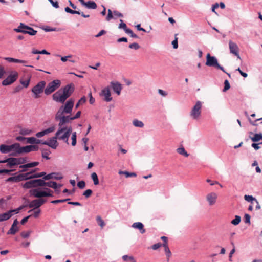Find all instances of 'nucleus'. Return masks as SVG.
<instances>
[{
  "instance_id": "obj_1",
  "label": "nucleus",
  "mask_w": 262,
  "mask_h": 262,
  "mask_svg": "<svg viewBox=\"0 0 262 262\" xmlns=\"http://www.w3.org/2000/svg\"><path fill=\"white\" fill-rule=\"evenodd\" d=\"M74 105V100L72 98L69 99L66 102L64 105L60 107L55 115V120H59L58 127L65 126L66 123H69L71 120H73L72 117L68 115L64 116V114H71Z\"/></svg>"
},
{
  "instance_id": "obj_2",
  "label": "nucleus",
  "mask_w": 262,
  "mask_h": 262,
  "mask_svg": "<svg viewBox=\"0 0 262 262\" xmlns=\"http://www.w3.org/2000/svg\"><path fill=\"white\" fill-rule=\"evenodd\" d=\"M55 92L52 96L53 99L56 102L64 103L66 100L70 97L75 90V86L71 83L66 85L62 89Z\"/></svg>"
},
{
  "instance_id": "obj_3",
  "label": "nucleus",
  "mask_w": 262,
  "mask_h": 262,
  "mask_svg": "<svg viewBox=\"0 0 262 262\" xmlns=\"http://www.w3.org/2000/svg\"><path fill=\"white\" fill-rule=\"evenodd\" d=\"M28 161L27 157H10L4 160H0V163H7V166L12 168L15 166L25 164Z\"/></svg>"
},
{
  "instance_id": "obj_4",
  "label": "nucleus",
  "mask_w": 262,
  "mask_h": 262,
  "mask_svg": "<svg viewBox=\"0 0 262 262\" xmlns=\"http://www.w3.org/2000/svg\"><path fill=\"white\" fill-rule=\"evenodd\" d=\"M72 131V128L71 126H62L59 127L58 130L56 132V135H59V140H62L67 144H69V138L71 135Z\"/></svg>"
},
{
  "instance_id": "obj_5",
  "label": "nucleus",
  "mask_w": 262,
  "mask_h": 262,
  "mask_svg": "<svg viewBox=\"0 0 262 262\" xmlns=\"http://www.w3.org/2000/svg\"><path fill=\"white\" fill-rule=\"evenodd\" d=\"M45 190H41L40 188H35L31 189L29 191V193L31 196L34 197L42 199L43 197L53 196V191L48 188H45Z\"/></svg>"
},
{
  "instance_id": "obj_6",
  "label": "nucleus",
  "mask_w": 262,
  "mask_h": 262,
  "mask_svg": "<svg viewBox=\"0 0 262 262\" xmlns=\"http://www.w3.org/2000/svg\"><path fill=\"white\" fill-rule=\"evenodd\" d=\"M61 82L60 80L55 79L50 82L45 89L44 92L46 95H49L58 89L61 85Z\"/></svg>"
},
{
  "instance_id": "obj_7",
  "label": "nucleus",
  "mask_w": 262,
  "mask_h": 262,
  "mask_svg": "<svg viewBox=\"0 0 262 262\" xmlns=\"http://www.w3.org/2000/svg\"><path fill=\"white\" fill-rule=\"evenodd\" d=\"M18 77V73L15 71H11L8 76L2 82L3 86H7L12 84L16 81Z\"/></svg>"
},
{
  "instance_id": "obj_8",
  "label": "nucleus",
  "mask_w": 262,
  "mask_h": 262,
  "mask_svg": "<svg viewBox=\"0 0 262 262\" xmlns=\"http://www.w3.org/2000/svg\"><path fill=\"white\" fill-rule=\"evenodd\" d=\"M202 103V102L198 101L192 107L191 111L190 112V115L192 118V119L196 120L200 117L201 114Z\"/></svg>"
},
{
  "instance_id": "obj_9",
  "label": "nucleus",
  "mask_w": 262,
  "mask_h": 262,
  "mask_svg": "<svg viewBox=\"0 0 262 262\" xmlns=\"http://www.w3.org/2000/svg\"><path fill=\"white\" fill-rule=\"evenodd\" d=\"M42 184L43 179H34L27 181L23 185V188L24 189H30L38 187H42Z\"/></svg>"
},
{
  "instance_id": "obj_10",
  "label": "nucleus",
  "mask_w": 262,
  "mask_h": 262,
  "mask_svg": "<svg viewBox=\"0 0 262 262\" xmlns=\"http://www.w3.org/2000/svg\"><path fill=\"white\" fill-rule=\"evenodd\" d=\"M46 85L45 81H41L36 84L32 89V92L34 94L35 98H38L40 97L39 94L43 92Z\"/></svg>"
},
{
  "instance_id": "obj_11",
  "label": "nucleus",
  "mask_w": 262,
  "mask_h": 262,
  "mask_svg": "<svg viewBox=\"0 0 262 262\" xmlns=\"http://www.w3.org/2000/svg\"><path fill=\"white\" fill-rule=\"evenodd\" d=\"M60 137L59 135L57 136L56 133H55V136L49 138V141H46L44 142V145H48L53 149H56L58 145L57 140H59Z\"/></svg>"
},
{
  "instance_id": "obj_12",
  "label": "nucleus",
  "mask_w": 262,
  "mask_h": 262,
  "mask_svg": "<svg viewBox=\"0 0 262 262\" xmlns=\"http://www.w3.org/2000/svg\"><path fill=\"white\" fill-rule=\"evenodd\" d=\"M110 88H111L113 92L117 95H120L122 89V84L118 81H111L110 83Z\"/></svg>"
},
{
  "instance_id": "obj_13",
  "label": "nucleus",
  "mask_w": 262,
  "mask_h": 262,
  "mask_svg": "<svg viewBox=\"0 0 262 262\" xmlns=\"http://www.w3.org/2000/svg\"><path fill=\"white\" fill-rule=\"evenodd\" d=\"M11 152L10 156L17 157L21 155V146L19 143H15L11 145Z\"/></svg>"
},
{
  "instance_id": "obj_14",
  "label": "nucleus",
  "mask_w": 262,
  "mask_h": 262,
  "mask_svg": "<svg viewBox=\"0 0 262 262\" xmlns=\"http://www.w3.org/2000/svg\"><path fill=\"white\" fill-rule=\"evenodd\" d=\"M46 202V200L43 199H39L32 200L28 205V207L30 208H34V209L39 208L42 205Z\"/></svg>"
},
{
  "instance_id": "obj_15",
  "label": "nucleus",
  "mask_w": 262,
  "mask_h": 262,
  "mask_svg": "<svg viewBox=\"0 0 262 262\" xmlns=\"http://www.w3.org/2000/svg\"><path fill=\"white\" fill-rule=\"evenodd\" d=\"M100 95L104 97V100L106 102H110L112 100L109 86H106L103 89L100 93Z\"/></svg>"
},
{
  "instance_id": "obj_16",
  "label": "nucleus",
  "mask_w": 262,
  "mask_h": 262,
  "mask_svg": "<svg viewBox=\"0 0 262 262\" xmlns=\"http://www.w3.org/2000/svg\"><path fill=\"white\" fill-rule=\"evenodd\" d=\"M229 46L230 53L235 55L238 58H239V55L238 54L239 48L237 45L235 43L230 40L229 42Z\"/></svg>"
},
{
  "instance_id": "obj_17",
  "label": "nucleus",
  "mask_w": 262,
  "mask_h": 262,
  "mask_svg": "<svg viewBox=\"0 0 262 262\" xmlns=\"http://www.w3.org/2000/svg\"><path fill=\"white\" fill-rule=\"evenodd\" d=\"M206 66H220L217 59L214 56H211L209 53L206 56Z\"/></svg>"
},
{
  "instance_id": "obj_18",
  "label": "nucleus",
  "mask_w": 262,
  "mask_h": 262,
  "mask_svg": "<svg viewBox=\"0 0 262 262\" xmlns=\"http://www.w3.org/2000/svg\"><path fill=\"white\" fill-rule=\"evenodd\" d=\"M52 179L59 180L63 179V176L60 173L52 172L47 174L43 177V179H44V180H49Z\"/></svg>"
},
{
  "instance_id": "obj_19",
  "label": "nucleus",
  "mask_w": 262,
  "mask_h": 262,
  "mask_svg": "<svg viewBox=\"0 0 262 262\" xmlns=\"http://www.w3.org/2000/svg\"><path fill=\"white\" fill-rule=\"evenodd\" d=\"M216 199L217 195L214 192L209 193L206 196V199L208 202L209 205H212L215 204Z\"/></svg>"
},
{
  "instance_id": "obj_20",
  "label": "nucleus",
  "mask_w": 262,
  "mask_h": 262,
  "mask_svg": "<svg viewBox=\"0 0 262 262\" xmlns=\"http://www.w3.org/2000/svg\"><path fill=\"white\" fill-rule=\"evenodd\" d=\"M36 169L25 173H20V176L21 177V178L22 181L34 179V174H33V173H34Z\"/></svg>"
},
{
  "instance_id": "obj_21",
  "label": "nucleus",
  "mask_w": 262,
  "mask_h": 262,
  "mask_svg": "<svg viewBox=\"0 0 262 262\" xmlns=\"http://www.w3.org/2000/svg\"><path fill=\"white\" fill-rule=\"evenodd\" d=\"M61 60L62 62H68V64L77 63V59L73 57L72 55L62 57Z\"/></svg>"
},
{
  "instance_id": "obj_22",
  "label": "nucleus",
  "mask_w": 262,
  "mask_h": 262,
  "mask_svg": "<svg viewBox=\"0 0 262 262\" xmlns=\"http://www.w3.org/2000/svg\"><path fill=\"white\" fill-rule=\"evenodd\" d=\"M65 11L67 13H70L72 14H77L81 15L84 18H88L90 17V15L88 14L85 15L83 13V12H81L79 11L72 10L68 7L65 8Z\"/></svg>"
},
{
  "instance_id": "obj_23",
  "label": "nucleus",
  "mask_w": 262,
  "mask_h": 262,
  "mask_svg": "<svg viewBox=\"0 0 262 262\" xmlns=\"http://www.w3.org/2000/svg\"><path fill=\"white\" fill-rule=\"evenodd\" d=\"M132 227L135 229H139L141 234L144 233L146 231L144 228V225L141 222H135L133 224Z\"/></svg>"
},
{
  "instance_id": "obj_24",
  "label": "nucleus",
  "mask_w": 262,
  "mask_h": 262,
  "mask_svg": "<svg viewBox=\"0 0 262 262\" xmlns=\"http://www.w3.org/2000/svg\"><path fill=\"white\" fill-rule=\"evenodd\" d=\"M40 150L41 151V156L43 158L46 160L50 159L49 157V155L51 153L50 149L41 147L40 148Z\"/></svg>"
},
{
  "instance_id": "obj_25",
  "label": "nucleus",
  "mask_w": 262,
  "mask_h": 262,
  "mask_svg": "<svg viewBox=\"0 0 262 262\" xmlns=\"http://www.w3.org/2000/svg\"><path fill=\"white\" fill-rule=\"evenodd\" d=\"M0 152L2 154H8L11 152V145L1 144L0 145Z\"/></svg>"
},
{
  "instance_id": "obj_26",
  "label": "nucleus",
  "mask_w": 262,
  "mask_h": 262,
  "mask_svg": "<svg viewBox=\"0 0 262 262\" xmlns=\"http://www.w3.org/2000/svg\"><path fill=\"white\" fill-rule=\"evenodd\" d=\"M4 59L7 60L9 63H15L17 64H25L27 63L25 60L15 59L11 57H5Z\"/></svg>"
},
{
  "instance_id": "obj_27",
  "label": "nucleus",
  "mask_w": 262,
  "mask_h": 262,
  "mask_svg": "<svg viewBox=\"0 0 262 262\" xmlns=\"http://www.w3.org/2000/svg\"><path fill=\"white\" fill-rule=\"evenodd\" d=\"M21 177L20 176V174H19L16 176H12V177H9L8 179H7L5 180V181H6V182H15V183L19 182L22 181Z\"/></svg>"
},
{
  "instance_id": "obj_28",
  "label": "nucleus",
  "mask_w": 262,
  "mask_h": 262,
  "mask_svg": "<svg viewBox=\"0 0 262 262\" xmlns=\"http://www.w3.org/2000/svg\"><path fill=\"white\" fill-rule=\"evenodd\" d=\"M46 180L43 179L42 186H48L49 187L56 189L57 188V184L54 181L45 182Z\"/></svg>"
},
{
  "instance_id": "obj_29",
  "label": "nucleus",
  "mask_w": 262,
  "mask_h": 262,
  "mask_svg": "<svg viewBox=\"0 0 262 262\" xmlns=\"http://www.w3.org/2000/svg\"><path fill=\"white\" fill-rule=\"evenodd\" d=\"M83 6H85L86 8L91 9H95L97 7L96 3L95 2L92 1L85 2Z\"/></svg>"
},
{
  "instance_id": "obj_30",
  "label": "nucleus",
  "mask_w": 262,
  "mask_h": 262,
  "mask_svg": "<svg viewBox=\"0 0 262 262\" xmlns=\"http://www.w3.org/2000/svg\"><path fill=\"white\" fill-rule=\"evenodd\" d=\"M25 26H27L23 23H20L17 28L14 29V31L16 32L23 33L24 34H27V29H26Z\"/></svg>"
},
{
  "instance_id": "obj_31",
  "label": "nucleus",
  "mask_w": 262,
  "mask_h": 262,
  "mask_svg": "<svg viewBox=\"0 0 262 262\" xmlns=\"http://www.w3.org/2000/svg\"><path fill=\"white\" fill-rule=\"evenodd\" d=\"M249 138L253 142H257L262 140V133H256L253 137H249Z\"/></svg>"
},
{
  "instance_id": "obj_32",
  "label": "nucleus",
  "mask_w": 262,
  "mask_h": 262,
  "mask_svg": "<svg viewBox=\"0 0 262 262\" xmlns=\"http://www.w3.org/2000/svg\"><path fill=\"white\" fill-rule=\"evenodd\" d=\"M11 217V214H9L8 211L0 214V222H3L9 220Z\"/></svg>"
},
{
  "instance_id": "obj_33",
  "label": "nucleus",
  "mask_w": 262,
  "mask_h": 262,
  "mask_svg": "<svg viewBox=\"0 0 262 262\" xmlns=\"http://www.w3.org/2000/svg\"><path fill=\"white\" fill-rule=\"evenodd\" d=\"M133 124L135 127H140V128L143 127L144 125V123L142 121H140L137 119L133 120Z\"/></svg>"
},
{
  "instance_id": "obj_34",
  "label": "nucleus",
  "mask_w": 262,
  "mask_h": 262,
  "mask_svg": "<svg viewBox=\"0 0 262 262\" xmlns=\"http://www.w3.org/2000/svg\"><path fill=\"white\" fill-rule=\"evenodd\" d=\"M32 133V130L28 128H21L19 130V134L23 136L29 135Z\"/></svg>"
},
{
  "instance_id": "obj_35",
  "label": "nucleus",
  "mask_w": 262,
  "mask_h": 262,
  "mask_svg": "<svg viewBox=\"0 0 262 262\" xmlns=\"http://www.w3.org/2000/svg\"><path fill=\"white\" fill-rule=\"evenodd\" d=\"M119 174H125V177L126 178H128V177H135L137 176V174H136V173H135V172H128V171H119Z\"/></svg>"
},
{
  "instance_id": "obj_36",
  "label": "nucleus",
  "mask_w": 262,
  "mask_h": 262,
  "mask_svg": "<svg viewBox=\"0 0 262 262\" xmlns=\"http://www.w3.org/2000/svg\"><path fill=\"white\" fill-rule=\"evenodd\" d=\"M177 152L180 155H183L184 156L187 157L189 154L185 150L183 147H179L177 149Z\"/></svg>"
},
{
  "instance_id": "obj_37",
  "label": "nucleus",
  "mask_w": 262,
  "mask_h": 262,
  "mask_svg": "<svg viewBox=\"0 0 262 262\" xmlns=\"http://www.w3.org/2000/svg\"><path fill=\"white\" fill-rule=\"evenodd\" d=\"M26 29H27V34L30 35H35L37 33V31L34 30L32 28L29 26H25Z\"/></svg>"
},
{
  "instance_id": "obj_38",
  "label": "nucleus",
  "mask_w": 262,
  "mask_h": 262,
  "mask_svg": "<svg viewBox=\"0 0 262 262\" xmlns=\"http://www.w3.org/2000/svg\"><path fill=\"white\" fill-rule=\"evenodd\" d=\"M31 152L30 146L26 145L25 146H21V155L23 154H27Z\"/></svg>"
},
{
  "instance_id": "obj_39",
  "label": "nucleus",
  "mask_w": 262,
  "mask_h": 262,
  "mask_svg": "<svg viewBox=\"0 0 262 262\" xmlns=\"http://www.w3.org/2000/svg\"><path fill=\"white\" fill-rule=\"evenodd\" d=\"M91 178L93 180L94 184L95 185H97L99 184V179L96 172H93L91 174Z\"/></svg>"
},
{
  "instance_id": "obj_40",
  "label": "nucleus",
  "mask_w": 262,
  "mask_h": 262,
  "mask_svg": "<svg viewBox=\"0 0 262 262\" xmlns=\"http://www.w3.org/2000/svg\"><path fill=\"white\" fill-rule=\"evenodd\" d=\"M18 231V228L17 227L14 226L13 225L11 226L10 229L7 232V234H12L14 235L17 231Z\"/></svg>"
},
{
  "instance_id": "obj_41",
  "label": "nucleus",
  "mask_w": 262,
  "mask_h": 262,
  "mask_svg": "<svg viewBox=\"0 0 262 262\" xmlns=\"http://www.w3.org/2000/svg\"><path fill=\"white\" fill-rule=\"evenodd\" d=\"M162 246L164 248V251H165V252L167 257L168 258H169L170 257L171 253V251H170L168 245H166L165 244H163Z\"/></svg>"
},
{
  "instance_id": "obj_42",
  "label": "nucleus",
  "mask_w": 262,
  "mask_h": 262,
  "mask_svg": "<svg viewBox=\"0 0 262 262\" xmlns=\"http://www.w3.org/2000/svg\"><path fill=\"white\" fill-rule=\"evenodd\" d=\"M36 141V138L34 137H27V140L26 141V143L32 144H35V142Z\"/></svg>"
},
{
  "instance_id": "obj_43",
  "label": "nucleus",
  "mask_w": 262,
  "mask_h": 262,
  "mask_svg": "<svg viewBox=\"0 0 262 262\" xmlns=\"http://www.w3.org/2000/svg\"><path fill=\"white\" fill-rule=\"evenodd\" d=\"M244 199L247 202H251V203H253V201H255L257 200L256 198H254L252 195H245Z\"/></svg>"
},
{
  "instance_id": "obj_44",
  "label": "nucleus",
  "mask_w": 262,
  "mask_h": 262,
  "mask_svg": "<svg viewBox=\"0 0 262 262\" xmlns=\"http://www.w3.org/2000/svg\"><path fill=\"white\" fill-rule=\"evenodd\" d=\"M241 221V218L238 215H236L235 219L231 221V223L234 225H237Z\"/></svg>"
},
{
  "instance_id": "obj_45",
  "label": "nucleus",
  "mask_w": 262,
  "mask_h": 262,
  "mask_svg": "<svg viewBox=\"0 0 262 262\" xmlns=\"http://www.w3.org/2000/svg\"><path fill=\"white\" fill-rule=\"evenodd\" d=\"M76 132H73L72 133V137H71V139H72V145L74 146L76 145V143H77V140H76Z\"/></svg>"
},
{
  "instance_id": "obj_46",
  "label": "nucleus",
  "mask_w": 262,
  "mask_h": 262,
  "mask_svg": "<svg viewBox=\"0 0 262 262\" xmlns=\"http://www.w3.org/2000/svg\"><path fill=\"white\" fill-rule=\"evenodd\" d=\"M96 221L97 222V224L102 228H103L104 225L105 223L103 220L101 219V217L100 216H98L96 217Z\"/></svg>"
},
{
  "instance_id": "obj_47",
  "label": "nucleus",
  "mask_w": 262,
  "mask_h": 262,
  "mask_svg": "<svg viewBox=\"0 0 262 262\" xmlns=\"http://www.w3.org/2000/svg\"><path fill=\"white\" fill-rule=\"evenodd\" d=\"M20 168H22V170L19 171L20 172H26L27 171V169L29 168L28 163L23 164L19 166Z\"/></svg>"
},
{
  "instance_id": "obj_48",
  "label": "nucleus",
  "mask_w": 262,
  "mask_h": 262,
  "mask_svg": "<svg viewBox=\"0 0 262 262\" xmlns=\"http://www.w3.org/2000/svg\"><path fill=\"white\" fill-rule=\"evenodd\" d=\"M230 88V83L228 80H225L224 81V88L223 90V92H226Z\"/></svg>"
},
{
  "instance_id": "obj_49",
  "label": "nucleus",
  "mask_w": 262,
  "mask_h": 262,
  "mask_svg": "<svg viewBox=\"0 0 262 262\" xmlns=\"http://www.w3.org/2000/svg\"><path fill=\"white\" fill-rule=\"evenodd\" d=\"M93 191L91 189H87L83 193V195L85 196V198H89L92 194Z\"/></svg>"
},
{
  "instance_id": "obj_50",
  "label": "nucleus",
  "mask_w": 262,
  "mask_h": 262,
  "mask_svg": "<svg viewBox=\"0 0 262 262\" xmlns=\"http://www.w3.org/2000/svg\"><path fill=\"white\" fill-rule=\"evenodd\" d=\"M120 24H119V28L120 29H123L125 32H126V30L128 29V28H127L126 25L123 23L122 19H120Z\"/></svg>"
},
{
  "instance_id": "obj_51",
  "label": "nucleus",
  "mask_w": 262,
  "mask_h": 262,
  "mask_svg": "<svg viewBox=\"0 0 262 262\" xmlns=\"http://www.w3.org/2000/svg\"><path fill=\"white\" fill-rule=\"evenodd\" d=\"M70 199H61V200H53L51 202V203H53V204H57V203H63V202H66V201H68L69 200H70Z\"/></svg>"
},
{
  "instance_id": "obj_52",
  "label": "nucleus",
  "mask_w": 262,
  "mask_h": 262,
  "mask_svg": "<svg viewBox=\"0 0 262 262\" xmlns=\"http://www.w3.org/2000/svg\"><path fill=\"white\" fill-rule=\"evenodd\" d=\"M178 34H175V39L172 42V45H173V47L174 49H177L178 47V37H177Z\"/></svg>"
},
{
  "instance_id": "obj_53",
  "label": "nucleus",
  "mask_w": 262,
  "mask_h": 262,
  "mask_svg": "<svg viewBox=\"0 0 262 262\" xmlns=\"http://www.w3.org/2000/svg\"><path fill=\"white\" fill-rule=\"evenodd\" d=\"M126 33L127 34H129L130 35V36L133 38H138V36L136 34H135V33H134L132 31V30H130V29L126 30Z\"/></svg>"
},
{
  "instance_id": "obj_54",
  "label": "nucleus",
  "mask_w": 262,
  "mask_h": 262,
  "mask_svg": "<svg viewBox=\"0 0 262 262\" xmlns=\"http://www.w3.org/2000/svg\"><path fill=\"white\" fill-rule=\"evenodd\" d=\"M77 186L80 189H83L85 187V182L84 181H83V180L79 181L77 183Z\"/></svg>"
},
{
  "instance_id": "obj_55",
  "label": "nucleus",
  "mask_w": 262,
  "mask_h": 262,
  "mask_svg": "<svg viewBox=\"0 0 262 262\" xmlns=\"http://www.w3.org/2000/svg\"><path fill=\"white\" fill-rule=\"evenodd\" d=\"M129 48L130 49H135V50H138V49H139L140 46L137 43L135 42V43L130 44L129 46Z\"/></svg>"
},
{
  "instance_id": "obj_56",
  "label": "nucleus",
  "mask_w": 262,
  "mask_h": 262,
  "mask_svg": "<svg viewBox=\"0 0 262 262\" xmlns=\"http://www.w3.org/2000/svg\"><path fill=\"white\" fill-rule=\"evenodd\" d=\"M46 173L45 172H41L39 173H36L34 174V178H38L42 177H45L46 176Z\"/></svg>"
},
{
  "instance_id": "obj_57",
  "label": "nucleus",
  "mask_w": 262,
  "mask_h": 262,
  "mask_svg": "<svg viewBox=\"0 0 262 262\" xmlns=\"http://www.w3.org/2000/svg\"><path fill=\"white\" fill-rule=\"evenodd\" d=\"M250 215L248 214H245L244 216L245 222L246 224H250Z\"/></svg>"
},
{
  "instance_id": "obj_58",
  "label": "nucleus",
  "mask_w": 262,
  "mask_h": 262,
  "mask_svg": "<svg viewBox=\"0 0 262 262\" xmlns=\"http://www.w3.org/2000/svg\"><path fill=\"white\" fill-rule=\"evenodd\" d=\"M54 129L55 127L54 126H51L45 129L44 131L45 132L46 135H47L50 133L54 132Z\"/></svg>"
},
{
  "instance_id": "obj_59",
  "label": "nucleus",
  "mask_w": 262,
  "mask_h": 262,
  "mask_svg": "<svg viewBox=\"0 0 262 262\" xmlns=\"http://www.w3.org/2000/svg\"><path fill=\"white\" fill-rule=\"evenodd\" d=\"M31 151H37L39 149H40L39 146L37 145H30Z\"/></svg>"
},
{
  "instance_id": "obj_60",
  "label": "nucleus",
  "mask_w": 262,
  "mask_h": 262,
  "mask_svg": "<svg viewBox=\"0 0 262 262\" xmlns=\"http://www.w3.org/2000/svg\"><path fill=\"white\" fill-rule=\"evenodd\" d=\"M30 82V79H28L27 80H21L20 83L21 84L25 87L27 88Z\"/></svg>"
},
{
  "instance_id": "obj_61",
  "label": "nucleus",
  "mask_w": 262,
  "mask_h": 262,
  "mask_svg": "<svg viewBox=\"0 0 262 262\" xmlns=\"http://www.w3.org/2000/svg\"><path fill=\"white\" fill-rule=\"evenodd\" d=\"M30 234V231L27 232H22L21 233V236L23 238H28Z\"/></svg>"
},
{
  "instance_id": "obj_62",
  "label": "nucleus",
  "mask_w": 262,
  "mask_h": 262,
  "mask_svg": "<svg viewBox=\"0 0 262 262\" xmlns=\"http://www.w3.org/2000/svg\"><path fill=\"white\" fill-rule=\"evenodd\" d=\"M38 165H39L38 162H32L28 163V165L29 166V168L34 167L38 166Z\"/></svg>"
},
{
  "instance_id": "obj_63",
  "label": "nucleus",
  "mask_w": 262,
  "mask_h": 262,
  "mask_svg": "<svg viewBox=\"0 0 262 262\" xmlns=\"http://www.w3.org/2000/svg\"><path fill=\"white\" fill-rule=\"evenodd\" d=\"M16 140L19 142H24V141H26L27 137L18 136L16 137Z\"/></svg>"
},
{
  "instance_id": "obj_64",
  "label": "nucleus",
  "mask_w": 262,
  "mask_h": 262,
  "mask_svg": "<svg viewBox=\"0 0 262 262\" xmlns=\"http://www.w3.org/2000/svg\"><path fill=\"white\" fill-rule=\"evenodd\" d=\"M162 246V244L160 243H156L155 244H154L152 246V249L153 250H157L159 248H160V247H161Z\"/></svg>"
}]
</instances>
